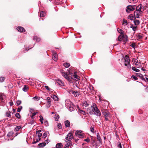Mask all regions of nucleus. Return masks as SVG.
Returning <instances> with one entry per match:
<instances>
[{
    "mask_svg": "<svg viewBox=\"0 0 148 148\" xmlns=\"http://www.w3.org/2000/svg\"><path fill=\"white\" fill-rule=\"evenodd\" d=\"M144 7H143L142 4H140L137 6L136 8V10L134 12V14L135 17L137 18H140L139 16H141L144 11Z\"/></svg>",
    "mask_w": 148,
    "mask_h": 148,
    "instance_id": "obj_1",
    "label": "nucleus"
},
{
    "mask_svg": "<svg viewBox=\"0 0 148 148\" xmlns=\"http://www.w3.org/2000/svg\"><path fill=\"white\" fill-rule=\"evenodd\" d=\"M92 110L94 112V114L98 116L100 118L101 116V113L95 103H93L91 106Z\"/></svg>",
    "mask_w": 148,
    "mask_h": 148,
    "instance_id": "obj_2",
    "label": "nucleus"
},
{
    "mask_svg": "<svg viewBox=\"0 0 148 148\" xmlns=\"http://www.w3.org/2000/svg\"><path fill=\"white\" fill-rule=\"evenodd\" d=\"M103 117L105 118V120L106 121H108L110 117V114L107 110L104 109H101V110Z\"/></svg>",
    "mask_w": 148,
    "mask_h": 148,
    "instance_id": "obj_3",
    "label": "nucleus"
},
{
    "mask_svg": "<svg viewBox=\"0 0 148 148\" xmlns=\"http://www.w3.org/2000/svg\"><path fill=\"white\" fill-rule=\"evenodd\" d=\"M70 69H69V74H68L67 73L64 72H62V75L65 79H67L68 81L71 82L72 81V79L73 78L72 77H70V75H72L73 73L70 72Z\"/></svg>",
    "mask_w": 148,
    "mask_h": 148,
    "instance_id": "obj_4",
    "label": "nucleus"
},
{
    "mask_svg": "<svg viewBox=\"0 0 148 148\" xmlns=\"http://www.w3.org/2000/svg\"><path fill=\"white\" fill-rule=\"evenodd\" d=\"M124 64L129 69L131 68V64L130 62V59L128 55H126L124 58Z\"/></svg>",
    "mask_w": 148,
    "mask_h": 148,
    "instance_id": "obj_5",
    "label": "nucleus"
},
{
    "mask_svg": "<svg viewBox=\"0 0 148 148\" xmlns=\"http://www.w3.org/2000/svg\"><path fill=\"white\" fill-rule=\"evenodd\" d=\"M127 38H118L116 40L121 42H123V44H125L128 40Z\"/></svg>",
    "mask_w": 148,
    "mask_h": 148,
    "instance_id": "obj_6",
    "label": "nucleus"
},
{
    "mask_svg": "<svg viewBox=\"0 0 148 148\" xmlns=\"http://www.w3.org/2000/svg\"><path fill=\"white\" fill-rule=\"evenodd\" d=\"M73 138V134L71 133H69L67 136L66 137V139L68 141L71 142V140H72Z\"/></svg>",
    "mask_w": 148,
    "mask_h": 148,
    "instance_id": "obj_7",
    "label": "nucleus"
},
{
    "mask_svg": "<svg viewBox=\"0 0 148 148\" xmlns=\"http://www.w3.org/2000/svg\"><path fill=\"white\" fill-rule=\"evenodd\" d=\"M135 9V8L134 6L128 5L127 7L126 10L127 12H129L130 11H133Z\"/></svg>",
    "mask_w": 148,
    "mask_h": 148,
    "instance_id": "obj_8",
    "label": "nucleus"
},
{
    "mask_svg": "<svg viewBox=\"0 0 148 148\" xmlns=\"http://www.w3.org/2000/svg\"><path fill=\"white\" fill-rule=\"evenodd\" d=\"M117 31L120 34L118 37H124L125 33L124 31L121 29L118 28L117 29Z\"/></svg>",
    "mask_w": 148,
    "mask_h": 148,
    "instance_id": "obj_9",
    "label": "nucleus"
},
{
    "mask_svg": "<svg viewBox=\"0 0 148 148\" xmlns=\"http://www.w3.org/2000/svg\"><path fill=\"white\" fill-rule=\"evenodd\" d=\"M17 30L18 31V32H24L25 29L21 26H18L16 28Z\"/></svg>",
    "mask_w": 148,
    "mask_h": 148,
    "instance_id": "obj_10",
    "label": "nucleus"
},
{
    "mask_svg": "<svg viewBox=\"0 0 148 148\" xmlns=\"http://www.w3.org/2000/svg\"><path fill=\"white\" fill-rule=\"evenodd\" d=\"M63 0H55V3L56 5H62L63 3Z\"/></svg>",
    "mask_w": 148,
    "mask_h": 148,
    "instance_id": "obj_11",
    "label": "nucleus"
},
{
    "mask_svg": "<svg viewBox=\"0 0 148 148\" xmlns=\"http://www.w3.org/2000/svg\"><path fill=\"white\" fill-rule=\"evenodd\" d=\"M97 139L99 141V142L101 144L102 140L101 139L99 134L98 133H97Z\"/></svg>",
    "mask_w": 148,
    "mask_h": 148,
    "instance_id": "obj_12",
    "label": "nucleus"
},
{
    "mask_svg": "<svg viewBox=\"0 0 148 148\" xmlns=\"http://www.w3.org/2000/svg\"><path fill=\"white\" fill-rule=\"evenodd\" d=\"M64 124L66 127H70V123L69 121L67 120L65 121H64Z\"/></svg>",
    "mask_w": 148,
    "mask_h": 148,
    "instance_id": "obj_13",
    "label": "nucleus"
},
{
    "mask_svg": "<svg viewBox=\"0 0 148 148\" xmlns=\"http://www.w3.org/2000/svg\"><path fill=\"white\" fill-rule=\"evenodd\" d=\"M46 143L45 142L39 144L38 146L39 147L42 148L46 145Z\"/></svg>",
    "mask_w": 148,
    "mask_h": 148,
    "instance_id": "obj_14",
    "label": "nucleus"
},
{
    "mask_svg": "<svg viewBox=\"0 0 148 148\" xmlns=\"http://www.w3.org/2000/svg\"><path fill=\"white\" fill-rule=\"evenodd\" d=\"M72 93L75 96L77 97L79 95V92H77V91H72Z\"/></svg>",
    "mask_w": 148,
    "mask_h": 148,
    "instance_id": "obj_15",
    "label": "nucleus"
},
{
    "mask_svg": "<svg viewBox=\"0 0 148 148\" xmlns=\"http://www.w3.org/2000/svg\"><path fill=\"white\" fill-rule=\"evenodd\" d=\"M57 83L60 85L61 86H63L64 85V83L60 79H59L58 80Z\"/></svg>",
    "mask_w": 148,
    "mask_h": 148,
    "instance_id": "obj_16",
    "label": "nucleus"
},
{
    "mask_svg": "<svg viewBox=\"0 0 148 148\" xmlns=\"http://www.w3.org/2000/svg\"><path fill=\"white\" fill-rule=\"evenodd\" d=\"M137 75L138 76L140 77L142 79L145 81V79L142 74L141 73H137Z\"/></svg>",
    "mask_w": 148,
    "mask_h": 148,
    "instance_id": "obj_17",
    "label": "nucleus"
},
{
    "mask_svg": "<svg viewBox=\"0 0 148 148\" xmlns=\"http://www.w3.org/2000/svg\"><path fill=\"white\" fill-rule=\"evenodd\" d=\"M51 97L55 101H58L59 99L58 97L54 95H52L51 96Z\"/></svg>",
    "mask_w": 148,
    "mask_h": 148,
    "instance_id": "obj_18",
    "label": "nucleus"
},
{
    "mask_svg": "<svg viewBox=\"0 0 148 148\" xmlns=\"http://www.w3.org/2000/svg\"><path fill=\"white\" fill-rule=\"evenodd\" d=\"M29 89V87L26 85H24V87L23 88V90L25 92L27 91Z\"/></svg>",
    "mask_w": 148,
    "mask_h": 148,
    "instance_id": "obj_19",
    "label": "nucleus"
},
{
    "mask_svg": "<svg viewBox=\"0 0 148 148\" xmlns=\"http://www.w3.org/2000/svg\"><path fill=\"white\" fill-rule=\"evenodd\" d=\"M63 146V145L61 143H57L56 145V147L57 148H60Z\"/></svg>",
    "mask_w": 148,
    "mask_h": 148,
    "instance_id": "obj_20",
    "label": "nucleus"
},
{
    "mask_svg": "<svg viewBox=\"0 0 148 148\" xmlns=\"http://www.w3.org/2000/svg\"><path fill=\"white\" fill-rule=\"evenodd\" d=\"M3 96H4V95L2 93H0V99L1 101V102H3L4 101V99H3Z\"/></svg>",
    "mask_w": 148,
    "mask_h": 148,
    "instance_id": "obj_21",
    "label": "nucleus"
},
{
    "mask_svg": "<svg viewBox=\"0 0 148 148\" xmlns=\"http://www.w3.org/2000/svg\"><path fill=\"white\" fill-rule=\"evenodd\" d=\"M70 142H68L67 144H66L64 146L65 148H68L69 147V146L71 145V143H70Z\"/></svg>",
    "mask_w": 148,
    "mask_h": 148,
    "instance_id": "obj_22",
    "label": "nucleus"
},
{
    "mask_svg": "<svg viewBox=\"0 0 148 148\" xmlns=\"http://www.w3.org/2000/svg\"><path fill=\"white\" fill-rule=\"evenodd\" d=\"M21 128V126H18L16 127L14 129V130L15 131H18L19 129Z\"/></svg>",
    "mask_w": 148,
    "mask_h": 148,
    "instance_id": "obj_23",
    "label": "nucleus"
},
{
    "mask_svg": "<svg viewBox=\"0 0 148 148\" xmlns=\"http://www.w3.org/2000/svg\"><path fill=\"white\" fill-rule=\"evenodd\" d=\"M45 12L41 11L40 13V16L41 17H44L45 15Z\"/></svg>",
    "mask_w": 148,
    "mask_h": 148,
    "instance_id": "obj_24",
    "label": "nucleus"
},
{
    "mask_svg": "<svg viewBox=\"0 0 148 148\" xmlns=\"http://www.w3.org/2000/svg\"><path fill=\"white\" fill-rule=\"evenodd\" d=\"M76 72H74V74L73 75V77L77 79H79V77L78 76L76 75Z\"/></svg>",
    "mask_w": 148,
    "mask_h": 148,
    "instance_id": "obj_25",
    "label": "nucleus"
},
{
    "mask_svg": "<svg viewBox=\"0 0 148 148\" xmlns=\"http://www.w3.org/2000/svg\"><path fill=\"white\" fill-rule=\"evenodd\" d=\"M14 132L13 131H10L8 132L7 136L8 137H10L12 136Z\"/></svg>",
    "mask_w": 148,
    "mask_h": 148,
    "instance_id": "obj_26",
    "label": "nucleus"
},
{
    "mask_svg": "<svg viewBox=\"0 0 148 148\" xmlns=\"http://www.w3.org/2000/svg\"><path fill=\"white\" fill-rule=\"evenodd\" d=\"M134 24L137 26L140 23V21L139 20H135L134 21Z\"/></svg>",
    "mask_w": 148,
    "mask_h": 148,
    "instance_id": "obj_27",
    "label": "nucleus"
},
{
    "mask_svg": "<svg viewBox=\"0 0 148 148\" xmlns=\"http://www.w3.org/2000/svg\"><path fill=\"white\" fill-rule=\"evenodd\" d=\"M33 40L36 42H38L40 41V38H33Z\"/></svg>",
    "mask_w": 148,
    "mask_h": 148,
    "instance_id": "obj_28",
    "label": "nucleus"
},
{
    "mask_svg": "<svg viewBox=\"0 0 148 148\" xmlns=\"http://www.w3.org/2000/svg\"><path fill=\"white\" fill-rule=\"evenodd\" d=\"M64 66L66 68H68L70 66V64L69 63H66L64 64Z\"/></svg>",
    "mask_w": 148,
    "mask_h": 148,
    "instance_id": "obj_29",
    "label": "nucleus"
},
{
    "mask_svg": "<svg viewBox=\"0 0 148 148\" xmlns=\"http://www.w3.org/2000/svg\"><path fill=\"white\" fill-rule=\"evenodd\" d=\"M59 117V116L58 114H56L55 115V119L56 121H58Z\"/></svg>",
    "mask_w": 148,
    "mask_h": 148,
    "instance_id": "obj_30",
    "label": "nucleus"
},
{
    "mask_svg": "<svg viewBox=\"0 0 148 148\" xmlns=\"http://www.w3.org/2000/svg\"><path fill=\"white\" fill-rule=\"evenodd\" d=\"M40 138H39L38 139H36V141H34L32 143V144H34L35 143H36L38 142L40 140Z\"/></svg>",
    "mask_w": 148,
    "mask_h": 148,
    "instance_id": "obj_31",
    "label": "nucleus"
},
{
    "mask_svg": "<svg viewBox=\"0 0 148 148\" xmlns=\"http://www.w3.org/2000/svg\"><path fill=\"white\" fill-rule=\"evenodd\" d=\"M6 116L8 117H11L10 112L9 111L6 112Z\"/></svg>",
    "mask_w": 148,
    "mask_h": 148,
    "instance_id": "obj_32",
    "label": "nucleus"
},
{
    "mask_svg": "<svg viewBox=\"0 0 148 148\" xmlns=\"http://www.w3.org/2000/svg\"><path fill=\"white\" fill-rule=\"evenodd\" d=\"M132 69L133 71H134L136 72H138L140 71V70L136 69L134 67H133V66L132 67Z\"/></svg>",
    "mask_w": 148,
    "mask_h": 148,
    "instance_id": "obj_33",
    "label": "nucleus"
},
{
    "mask_svg": "<svg viewBox=\"0 0 148 148\" xmlns=\"http://www.w3.org/2000/svg\"><path fill=\"white\" fill-rule=\"evenodd\" d=\"M15 116L18 119H20L21 118V115L19 113H17L15 114Z\"/></svg>",
    "mask_w": 148,
    "mask_h": 148,
    "instance_id": "obj_34",
    "label": "nucleus"
},
{
    "mask_svg": "<svg viewBox=\"0 0 148 148\" xmlns=\"http://www.w3.org/2000/svg\"><path fill=\"white\" fill-rule=\"evenodd\" d=\"M96 141V140L95 139H93V138H92V140L91 142L92 143V144L93 146H94L95 145L94 143H95Z\"/></svg>",
    "mask_w": 148,
    "mask_h": 148,
    "instance_id": "obj_35",
    "label": "nucleus"
},
{
    "mask_svg": "<svg viewBox=\"0 0 148 148\" xmlns=\"http://www.w3.org/2000/svg\"><path fill=\"white\" fill-rule=\"evenodd\" d=\"M129 2L130 3H136L137 1V0H128Z\"/></svg>",
    "mask_w": 148,
    "mask_h": 148,
    "instance_id": "obj_36",
    "label": "nucleus"
},
{
    "mask_svg": "<svg viewBox=\"0 0 148 148\" xmlns=\"http://www.w3.org/2000/svg\"><path fill=\"white\" fill-rule=\"evenodd\" d=\"M33 99H34L35 100L38 101L40 100V98L39 97H38L35 96L33 97Z\"/></svg>",
    "mask_w": 148,
    "mask_h": 148,
    "instance_id": "obj_37",
    "label": "nucleus"
},
{
    "mask_svg": "<svg viewBox=\"0 0 148 148\" xmlns=\"http://www.w3.org/2000/svg\"><path fill=\"white\" fill-rule=\"evenodd\" d=\"M123 24H125V25H127V22L126 20L123 19Z\"/></svg>",
    "mask_w": 148,
    "mask_h": 148,
    "instance_id": "obj_38",
    "label": "nucleus"
},
{
    "mask_svg": "<svg viewBox=\"0 0 148 148\" xmlns=\"http://www.w3.org/2000/svg\"><path fill=\"white\" fill-rule=\"evenodd\" d=\"M22 108V106H20L18 108L17 110V111L18 112H20L21 111Z\"/></svg>",
    "mask_w": 148,
    "mask_h": 148,
    "instance_id": "obj_39",
    "label": "nucleus"
},
{
    "mask_svg": "<svg viewBox=\"0 0 148 148\" xmlns=\"http://www.w3.org/2000/svg\"><path fill=\"white\" fill-rule=\"evenodd\" d=\"M58 127L59 129H61L62 128V126L61 124L60 123H59L58 125Z\"/></svg>",
    "mask_w": 148,
    "mask_h": 148,
    "instance_id": "obj_40",
    "label": "nucleus"
},
{
    "mask_svg": "<svg viewBox=\"0 0 148 148\" xmlns=\"http://www.w3.org/2000/svg\"><path fill=\"white\" fill-rule=\"evenodd\" d=\"M5 78L4 77H0V82H3L4 79H5Z\"/></svg>",
    "mask_w": 148,
    "mask_h": 148,
    "instance_id": "obj_41",
    "label": "nucleus"
},
{
    "mask_svg": "<svg viewBox=\"0 0 148 148\" xmlns=\"http://www.w3.org/2000/svg\"><path fill=\"white\" fill-rule=\"evenodd\" d=\"M21 103V101L20 100H18L16 101L17 106H18Z\"/></svg>",
    "mask_w": 148,
    "mask_h": 148,
    "instance_id": "obj_42",
    "label": "nucleus"
},
{
    "mask_svg": "<svg viewBox=\"0 0 148 148\" xmlns=\"http://www.w3.org/2000/svg\"><path fill=\"white\" fill-rule=\"evenodd\" d=\"M135 46L136 44L135 43H133L130 45V46L134 48H135Z\"/></svg>",
    "mask_w": 148,
    "mask_h": 148,
    "instance_id": "obj_43",
    "label": "nucleus"
},
{
    "mask_svg": "<svg viewBox=\"0 0 148 148\" xmlns=\"http://www.w3.org/2000/svg\"><path fill=\"white\" fill-rule=\"evenodd\" d=\"M131 77L134 80H137L138 79V78L136 76H134V75H132V76Z\"/></svg>",
    "mask_w": 148,
    "mask_h": 148,
    "instance_id": "obj_44",
    "label": "nucleus"
},
{
    "mask_svg": "<svg viewBox=\"0 0 148 148\" xmlns=\"http://www.w3.org/2000/svg\"><path fill=\"white\" fill-rule=\"evenodd\" d=\"M37 112H34L32 114V115L31 116V117L32 118H33L34 116L37 114Z\"/></svg>",
    "mask_w": 148,
    "mask_h": 148,
    "instance_id": "obj_45",
    "label": "nucleus"
},
{
    "mask_svg": "<svg viewBox=\"0 0 148 148\" xmlns=\"http://www.w3.org/2000/svg\"><path fill=\"white\" fill-rule=\"evenodd\" d=\"M81 131L80 130L78 131H77L75 133V135L76 136H77V134H79L78 133H80L81 132Z\"/></svg>",
    "mask_w": 148,
    "mask_h": 148,
    "instance_id": "obj_46",
    "label": "nucleus"
},
{
    "mask_svg": "<svg viewBox=\"0 0 148 148\" xmlns=\"http://www.w3.org/2000/svg\"><path fill=\"white\" fill-rule=\"evenodd\" d=\"M47 134L46 133H45L43 134L42 136V138H45L47 136Z\"/></svg>",
    "mask_w": 148,
    "mask_h": 148,
    "instance_id": "obj_47",
    "label": "nucleus"
},
{
    "mask_svg": "<svg viewBox=\"0 0 148 148\" xmlns=\"http://www.w3.org/2000/svg\"><path fill=\"white\" fill-rule=\"evenodd\" d=\"M51 102V101H47V103H48V107H50Z\"/></svg>",
    "mask_w": 148,
    "mask_h": 148,
    "instance_id": "obj_48",
    "label": "nucleus"
},
{
    "mask_svg": "<svg viewBox=\"0 0 148 148\" xmlns=\"http://www.w3.org/2000/svg\"><path fill=\"white\" fill-rule=\"evenodd\" d=\"M137 27V26H131V27L133 29L134 31H135L136 30V28Z\"/></svg>",
    "mask_w": 148,
    "mask_h": 148,
    "instance_id": "obj_49",
    "label": "nucleus"
},
{
    "mask_svg": "<svg viewBox=\"0 0 148 148\" xmlns=\"http://www.w3.org/2000/svg\"><path fill=\"white\" fill-rule=\"evenodd\" d=\"M128 18L130 19V20H132L133 18V16L132 15H129L128 16Z\"/></svg>",
    "mask_w": 148,
    "mask_h": 148,
    "instance_id": "obj_50",
    "label": "nucleus"
},
{
    "mask_svg": "<svg viewBox=\"0 0 148 148\" xmlns=\"http://www.w3.org/2000/svg\"><path fill=\"white\" fill-rule=\"evenodd\" d=\"M77 135H78V137L80 138H83L84 137L83 135L80 134H79Z\"/></svg>",
    "mask_w": 148,
    "mask_h": 148,
    "instance_id": "obj_51",
    "label": "nucleus"
},
{
    "mask_svg": "<svg viewBox=\"0 0 148 148\" xmlns=\"http://www.w3.org/2000/svg\"><path fill=\"white\" fill-rule=\"evenodd\" d=\"M133 62H138V60L137 59L135 58H133L132 60Z\"/></svg>",
    "mask_w": 148,
    "mask_h": 148,
    "instance_id": "obj_52",
    "label": "nucleus"
},
{
    "mask_svg": "<svg viewBox=\"0 0 148 148\" xmlns=\"http://www.w3.org/2000/svg\"><path fill=\"white\" fill-rule=\"evenodd\" d=\"M45 87L46 88V89L47 90H50L51 89L47 86H45Z\"/></svg>",
    "mask_w": 148,
    "mask_h": 148,
    "instance_id": "obj_53",
    "label": "nucleus"
},
{
    "mask_svg": "<svg viewBox=\"0 0 148 148\" xmlns=\"http://www.w3.org/2000/svg\"><path fill=\"white\" fill-rule=\"evenodd\" d=\"M84 141L87 142V143H89L90 141V139L89 138H88L86 139H85L84 140Z\"/></svg>",
    "mask_w": 148,
    "mask_h": 148,
    "instance_id": "obj_54",
    "label": "nucleus"
},
{
    "mask_svg": "<svg viewBox=\"0 0 148 148\" xmlns=\"http://www.w3.org/2000/svg\"><path fill=\"white\" fill-rule=\"evenodd\" d=\"M39 117L40 118V121H43V118L42 116L40 115L39 116Z\"/></svg>",
    "mask_w": 148,
    "mask_h": 148,
    "instance_id": "obj_55",
    "label": "nucleus"
},
{
    "mask_svg": "<svg viewBox=\"0 0 148 148\" xmlns=\"http://www.w3.org/2000/svg\"><path fill=\"white\" fill-rule=\"evenodd\" d=\"M38 138H40L42 135V134L41 133H38Z\"/></svg>",
    "mask_w": 148,
    "mask_h": 148,
    "instance_id": "obj_56",
    "label": "nucleus"
},
{
    "mask_svg": "<svg viewBox=\"0 0 148 148\" xmlns=\"http://www.w3.org/2000/svg\"><path fill=\"white\" fill-rule=\"evenodd\" d=\"M85 105V106L86 107L88 106V104L87 103L86 101L84 102V105Z\"/></svg>",
    "mask_w": 148,
    "mask_h": 148,
    "instance_id": "obj_57",
    "label": "nucleus"
},
{
    "mask_svg": "<svg viewBox=\"0 0 148 148\" xmlns=\"http://www.w3.org/2000/svg\"><path fill=\"white\" fill-rule=\"evenodd\" d=\"M90 114L92 115L94 114V112H93V111L92 110V111L91 110H90L88 112Z\"/></svg>",
    "mask_w": 148,
    "mask_h": 148,
    "instance_id": "obj_58",
    "label": "nucleus"
},
{
    "mask_svg": "<svg viewBox=\"0 0 148 148\" xmlns=\"http://www.w3.org/2000/svg\"><path fill=\"white\" fill-rule=\"evenodd\" d=\"M90 129L91 131L92 132H94V128L92 127H91Z\"/></svg>",
    "mask_w": 148,
    "mask_h": 148,
    "instance_id": "obj_59",
    "label": "nucleus"
},
{
    "mask_svg": "<svg viewBox=\"0 0 148 148\" xmlns=\"http://www.w3.org/2000/svg\"><path fill=\"white\" fill-rule=\"evenodd\" d=\"M117 147L118 148H122V146L121 144V143L119 144L118 145Z\"/></svg>",
    "mask_w": 148,
    "mask_h": 148,
    "instance_id": "obj_60",
    "label": "nucleus"
},
{
    "mask_svg": "<svg viewBox=\"0 0 148 148\" xmlns=\"http://www.w3.org/2000/svg\"><path fill=\"white\" fill-rule=\"evenodd\" d=\"M44 123H45V125L46 126H47L48 125V122L47 121H45Z\"/></svg>",
    "mask_w": 148,
    "mask_h": 148,
    "instance_id": "obj_61",
    "label": "nucleus"
},
{
    "mask_svg": "<svg viewBox=\"0 0 148 148\" xmlns=\"http://www.w3.org/2000/svg\"><path fill=\"white\" fill-rule=\"evenodd\" d=\"M57 54L55 53L53 54V57L54 58H57Z\"/></svg>",
    "mask_w": 148,
    "mask_h": 148,
    "instance_id": "obj_62",
    "label": "nucleus"
},
{
    "mask_svg": "<svg viewBox=\"0 0 148 148\" xmlns=\"http://www.w3.org/2000/svg\"><path fill=\"white\" fill-rule=\"evenodd\" d=\"M89 88L90 90H93L94 89V88L91 86H90Z\"/></svg>",
    "mask_w": 148,
    "mask_h": 148,
    "instance_id": "obj_63",
    "label": "nucleus"
},
{
    "mask_svg": "<svg viewBox=\"0 0 148 148\" xmlns=\"http://www.w3.org/2000/svg\"><path fill=\"white\" fill-rule=\"evenodd\" d=\"M10 106H12L13 105V103L12 102H10Z\"/></svg>",
    "mask_w": 148,
    "mask_h": 148,
    "instance_id": "obj_64",
    "label": "nucleus"
}]
</instances>
